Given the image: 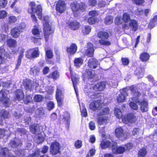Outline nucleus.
I'll return each mask as SVG.
<instances>
[{"instance_id":"f03ea898","label":"nucleus","mask_w":157,"mask_h":157,"mask_svg":"<svg viewBox=\"0 0 157 157\" xmlns=\"http://www.w3.org/2000/svg\"><path fill=\"white\" fill-rule=\"evenodd\" d=\"M132 95L133 97L132 98V100L136 103H140V108L141 111L145 112L148 110V103L147 101L143 100L140 102V97L141 93L139 92L134 86H132L130 87Z\"/></svg>"},{"instance_id":"5fc2aeb1","label":"nucleus","mask_w":157,"mask_h":157,"mask_svg":"<svg viewBox=\"0 0 157 157\" xmlns=\"http://www.w3.org/2000/svg\"><path fill=\"white\" fill-rule=\"evenodd\" d=\"M46 51V55L48 58L51 59L53 57V53L50 50H46V49H45Z\"/></svg>"},{"instance_id":"f257e3e1","label":"nucleus","mask_w":157,"mask_h":157,"mask_svg":"<svg viewBox=\"0 0 157 157\" xmlns=\"http://www.w3.org/2000/svg\"><path fill=\"white\" fill-rule=\"evenodd\" d=\"M29 6L30 9H29L28 12L29 13L31 14V17L33 21L36 22L37 19L34 13L36 12V14L38 16V18L42 20V22L44 26V33L45 36V39L46 41L48 40V36L53 33V30L51 28L50 24L49 23V17L47 16H43L42 18V9L41 6L40 5H38L37 7V9H35L36 7V4L34 2H31Z\"/></svg>"},{"instance_id":"6ab92c4d","label":"nucleus","mask_w":157,"mask_h":157,"mask_svg":"<svg viewBox=\"0 0 157 157\" xmlns=\"http://www.w3.org/2000/svg\"><path fill=\"white\" fill-rule=\"evenodd\" d=\"M88 49L86 51V54L88 56L90 57L93 56L94 50V48L93 45L90 43L87 44Z\"/></svg>"},{"instance_id":"f8f14e48","label":"nucleus","mask_w":157,"mask_h":157,"mask_svg":"<svg viewBox=\"0 0 157 157\" xmlns=\"http://www.w3.org/2000/svg\"><path fill=\"white\" fill-rule=\"evenodd\" d=\"M113 146L112 151L114 154H119L123 153L125 150V147L122 146L117 147V143H114Z\"/></svg>"},{"instance_id":"774afa93","label":"nucleus","mask_w":157,"mask_h":157,"mask_svg":"<svg viewBox=\"0 0 157 157\" xmlns=\"http://www.w3.org/2000/svg\"><path fill=\"white\" fill-rule=\"evenodd\" d=\"M122 22V21L121 19V17L119 16L117 17L115 20V24L119 25Z\"/></svg>"},{"instance_id":"37998d69","label":"nucleus","mask_w":157,"mask_h":157,"mask_svg":"<svg viewBox=\"0 0 157 157\" xmlns=\"http://www.w3.org/2000/svg\"><path fill=\"white\" fill-rule=\"evenodd\" d=\"M147 151L145 149H141L138 152V157H144Z\"/></svg>"},{"instance_id":"bf43d9fd","label":"nucleus","mask_w":157,"mask_h":157,"mask_svg":"<svg viewBox=\"0 0 157 157\" xmlns=\"http://www.w3.org/2000/svg\"><path fill=\"white\" fill-rule=\"evenodd\" d=\"M89 128L91 130H94L95 129L96 126L94 122L93 121L90 122L89 124Z\"/></svg>"},{"instance_id":"412c9836","label":"nucleus","mask_w":157,"mask_h":157,"mask_svg":"<svg viewBox=\"0 0 157 157\" xmlns=\"http://www.w3.org/2000/svg\"><path fill=\"white\" fill-rule=\"evenodd\" d=\"M19 55L18 58L17 63L16 66V68L17 69L21 64V60L24 56V53L25 51L24 49H21L20 50Z\"/></svg>"},{"instance_id":"4be33fe9","label":"nucleus","mask_w":157,"mask_h":157,"mask_svg":"<svg viewBox=\"0 0 157 157\" xmlns=\"http://www.w3.org/2000/svg\"><path fill=\"white\" fill-rule=\"evenodd\" d=\"M83 62V60L82 58H76L74 60V65L77 68H79L82 64Z\"/></svg>"},{"instance_id":"ddd939ff","label":"nucleus","mask_w":157,"mask_h":157,"mask_svg":"<svg viewBox=\"0 0 157 157\" xmlns=\"http://www.w3.org/2000/svg\"><path fill=\"white\" fill-rule=\"evenodd\" d=\"M6 91L4 90H2L0 92V101L3 103L6 106H8L7 104H8L9 99L6 97Z\"/></svg>"},{"instance_id":"ea45409f","label":"nucleus","mask_w":157,"mask_h":157,"mask_svg":"<svg viewBox=\"0 0 157 157\" xmlns=\"http://www.w3.org/2000/svg\"><path fill=\"white\" fill-rule=\"evenodd\" d=\"M30 131L33 134L36 133L38 129V127L36 124L31 125L30 127Z\"/></svg>"},{"instance_id":"dca6fc26","label":"nucleus","mask_w":157,"mask_h":157,"mask_svg":"<svg viewBox=\"0 0 157 157\" xmlns=\"http://www.w3.org/2000/svg\"><path fill=\"white\" fill-rule=\"evenodd\" d=\"M101 105L100 101L97 100L91 103L89 105V107L90 109L93 110H95L100 108Z\"/></svg>"},{"instance_id":"e433bc0d","label":"nucleus","mask_w":157,"mask_h":157,"mask_svg":"<svg viewBox=\"0 0 157 157\" xmlns=\"http://www.w3.org/2000/svg\"><path fill=\"white\" fill-rule=\"evenodd\" d=\"M32 58L38 57L39 55V52L37 48L32 49Z\"/></svg>"},{"instance_id":"c85d7f7f","label":"nucleus","mask_w":157,"mask_h":157,"mask_svg":"<svg viewBox=\"0 0 157 157\" xmlns=\"http://www.w3.org/2000/svg\"><path fill=\"white\" fill-rule=\"evenodd\" d=\"M129 25L132 30L136 31L137 29V22L134 20H132L129 22Z\"/></svg>"},{"instance_id":"603ef678","label":"nucleus","mask_w":157,"mask_h":157,"mask_svg":"<svg viewBox=\"0 0 157 157\" xmlns=\"http://www.w3.org/2000/svg\"><path fill=\"white\" fill-rule=\"evenodd\" d=\"M150 138L154 141H157V128L153 134L150 136Z\"/></svg>"},{"instance_id":"b1692460","label":"nucleus","mask_w":157,"mask_h":157,"mask_svg":"<svg viewBox=\"0 0 157 157\" xmlns=\"http://www.w3.org/2000/svg\"><path fill=\"white\" fill-rule=\"evenodd\" d=\"M16 99L18 101L22 100L24 97V94L23 92L20 90H18L16 93Z\"/></svg>"},{"instance_id":"e2e57ef3","label":"nucleus","mask_w":157,"mask_h":157,"mask_svg":"<svg viewBox=\"0 0 157 157\" xmlns=\"http://www.w3.org/2000/svg\"><path fill=\"white\" fill-rule=\"evenodd\" d=\"M33 42L35 44H36L39 45L41 44V40L40 38H33L32 39Z\"/></svg>"},{"instance_id":"13d9d810","label":"nucleus","mask_w":157,"mask_h":157,"mask_svg":"<svg viewBox=\"0 0 157 157\" xmlns=\"http://www.w3.org/2000/svg\"><path fill=\"white\" fill-rule=\"evenodd\" d=\"M141 131L139 128H135L132 131V134L135 136L139 135V133L141 132Z\"/></svg>"},{"instance_id":"72a5a7b5","label":"nucleus","mask_w":157,"mask_h":157,"mask_svg":"<svg viewBox=\"0 0 157 157\" xmlns=\"http://www.w3.org/2000/svg\"><path fill=\"white\" fill-rule=\"evenodd\" d=\"M40 72L39 69L37 67H34L31 69L30 73L33 75H38Z\"/></svg>"},{"instance_id":"f704fd0d","label":"nucleus","mask_w":157,"mask_h":157,"mask_svg":"<svg viewBox=\"0 0 157 157\" xmlns=\"http://www.w3.org/2000/svg\"><path fill=\"white\" fill-rule=\"evenodd\" d=\"M114 113L115 116L118 119H120L122 116V114L120 110L117 108H115Z\"/></svg>"},{"instance_id":"9d476101","label":"nucleus","mask_w":157,"mask_h":157,"mask_svg":"<svg viewBox=\"0 0 157 157\" xmlns=\"http://www.w3.org/2000/svg\"><path fill=\"white\" fill-rule=\"evenodd\" d=\"M98 125H105L109 122V118L106 116H98L96 119Z\"/></svg>"},{"instance_id":"4c0bfd02","label":"nucleus","mask_w":157,"mask_h":157,"mask_svg":"<svg viewBox=\"0 0 157 157\" xmlns=\"http://www.w3.org/2000/svg\"><path fill=\"white\" fill-rule=\"evenodd\" d=\"M113 21V18L112 16H108L106 17L105 20V23L107 25L111 24Z\"/></svg>"},{"instance_id":"338daca9","label":"nucleus","mask_w":157,"mask_h":157,"mask_svg":"<svg viewBox=\"0 0 157 157\" xmlns=\"http://www.w3.org/2000/svg\"><path fill=\"white\" fill-rule=\"evenodd\" d=\"M148 79L149 81L151 82L154 86L157 85V81L154 80L153 77L152 76H149Z\"/></svg>"},{"instance_id":"c03bdc74","label":"nucleus","mask_w":157,"mask_h":157,"mask_svg":"<svg viewBox=\"0 0 157 157\" xmlns=\"http://www.w3.org/2000/svg\"><path fill=\"white\" fill-rule=\"evenodd\" d=\"M8 45L10 47H14L16 44V41L12 39H10L7 40Z\"/></svg>"},{"instance_id":"473e14b6","label":"nucleus","mask_w":157,"mask_h":157,"mask_svg":"<svg viewBox=\"0 0 157 157\" xmlns=\"http://www.w3.org/2000/svg\"><path fill=\"white\" fill-rule=\"evenodd\" d=\"M98 36L100 38L107 39L109 37V34L105 32H100L98 33Z\"/></svg>"},{"instance_id":"a211bd4d","label":"nucleus","mask_w":157,"mask_h":157,"mask_svg":"<svg viewBox=\"0 0 157 157\" xmlns=\"http://www.w3.org/2000/svg\"><path fill=\"white\" fill-rule=\"evenodd\" d=\"M83 75L84 78L91 79L94 77V71L90 69H86L83 73Z\"/></svg>"},{"instance_id":"de8ad7c7","label":"nucleus","mask_w":157,"mask_h":157,"mask_svg":"<svg viewBox=\"0 0 157 157\" xmlns=\"http://www.w3.org/2000/svg\"><path fill=\"white\" fill-rule=\"evenodd\" d=\"M17 21V18L16 17L11 16L8 18V21L9 23H14Z\"/></svg>"},{"instance_id":"58836bf2","label":"nucleus","mask_w":157,"mask_h":157,"mask_svg":"<svg viewBox=\"0 0 157 157\" xmlns=\"http://www.w3.org/2000/svg\"><path fill=\"white\" fill-rule=\"evenodd\" d=\"M25 86L26 88V89H31L32 88V82L29 79H26L24 82L23 83Z\"/></svg>"},{"instance_id":"39448f33","label":"nucleus","mask_w":157,"mask_h":157,"mask_svg":"<svg viewBox=\"0 0 157 157\" xmlns=\"http://www.w3.org/2000/svg\"><path fill=\"white\" fill-rule=\"evenodd\" d=\"M123 122L125 124H127L128 122L134 123L137 120V118L133 113H130L128 114L127 117L123 116L122 118Z\"/></svg>"},{"instance_id":"6e6d98bb","label":"nucleus","mask_w":157,"mask_h":157,"mask_svg":"<svg viewBox=\"0 0 157 157\" xmlns=\"http://www.w3.org/2000/svg\"><path fill=\"white\" fill-rule=\"evenodd\" d=\"M7 13L5 10L0 11V19L5 18L7 15Z\"/></svg>"},{"instance_id":"393cba45","label":"nucleus","mask_w":157,"mask_h":157,"mask_svg":"<svg viewBox=\"0 0 157 157\" xmlns=\"http://www.w3.org/2000/svg\"><path fill=\"white\" fill-rule=\"evenodd\" d=\"M0 115L1 116L0 117V125H2V121L3 119L8 118L10 117V114L8 112L3 111V112H2Z\"/></svg>"},{"instance_id":"09e8293b","label":"nucleus","mask_w":157,"mask_h":157,"mask_svg":"<svg viewBox=\"0 0 157 157\" xmlns=\"http://www.w3.org/2000/svg\"><path fill=\"white\" fill-rule=\"evenodd\" d=\"M43 99V97L40 95H36L34 98L35 101L38 102L42 101Z\"/></svg>"},{"instance_id":"aec40b11","label":"nucleus","mask_w":157,"mask_h":157,"mask_svg":"<svg viewBox=\"0 0 157 157\" xmlns=\"http://www.w3.org/2000/svg\"><path fill=\"white\" fill-rule=\"evenodd\" d=\"M77 46L75 44H72L69 47L67 48V51L71 54H74L77 51Z\"/></svg>"},{"instance_id":"4468645a","label":"nucleus","mask_w":157,"mask_h":157,"mask_svg":"<svg viewBox=\"0 0 157 157\" xmlns=\"http://www.w3.org/2000/svg\"><path fill=\"white\" fill-rule=\"evenodd\" d=\"M106 83L105 82H98L93 87L94 90L96 91H102L105 88Z\"/></svg>"},{"instance_id":"c756f323","label":"nucleus","mask_w":157,"mask_h":157,"mask_svg":"<svg viewBox=\"0 0 157 157\" xmlns=\"http://www.w3.org/2000/svg\"><path fill=\"white\" fill-rule=\"evenodd\" d=\"M91 29V27L88 25L83 27L82 29V32L84 35L89 34L90 32Z\"/></svg>"},{"instance_id":"6e6552de","label":"nucleus","mask_w":157,"mask_h":157,"mask_svg":"<svg viewBox=\"0 0 157 157\" xmlns=\"http://www.w3.org/2000/svg\"><path fill=\"white\" fill-rule=\"evenodd\" d=\"M70 73L71 75V79L73 83V85L74 89L77 96L78 94V92L76 89V85L79 81V77L77 75L75 74V73L73 74L72 71H71V70Z\"/></svg>"},{"instance_id":"3c124183","label":"nucleus","mask_w":157,"mask_h":157,"mask_svg":"<svg viewBox=\"0 0 157 157\" xmlns=\"http://www.w3.org/2000/svg\"><path fill=\"white\" fill-rule=\"evenodd\" d=\"M99 42L101 45H104L106 46L110 45V42L107 40H104L102 39H100L99 40Z\"/></svg>"},{"instance_id":"f3484780","label":"nucleus","mask_w":157,"mask_h":157,"mask_svg":"<svg viewBox=\"0 0 157 157\" xmlns=\"http://www.w3.org/2000/svg\"><path fill=\"white\" fill-rule=\"evenodd\" d=\"M114 143H115L112 141V142L110 141L106 140H103L101 144V147L102 149H105L107 147H112L113 148L112 145L114 144Z\"/></svg>"},{"instance_id":"79ce46f5","label":"nucleus","mask_w":157,"mask_h":157,"mask_svg":"<svg viewBox=\"0 0 157 157\" xmlns=\"http://www.w3.org/2000/svg\"><path fill=\"white\" fill-rule=\"evenodd\" d=\"M59 73L57 71H56L53 72L51 75L49 76H51L53 79L56 80L59 77Z\"/></svg>"},{"instance_id":"680f3d73","label":"nucleus","mask_w":157,"mask_h":157,"mask_svg":"<svg viewBox=\"0 0 157 157\" xmlns=\"http://www.w3.org/2000/svg\"><path fill=\"white\" fill-rule=\"evenodd\" d=\"M129 105L131 108L133 109L137 110L138 109V105L134 102H130Z\"/></svg>"},{"instance_id":"cd10ccee","label":"nucleus","mask_w":157,"mask_h":157,"mask_svg":"<svg viewBox=\"0 0 157 157\" xmlns=\"http://www.w3.org/2000/svg\"><path fill=\"white\" fill-rule=\"evenodd\" d=\"M71 7L74 13L76 12L79 9V5L77 4L76 2H73L71 3Z\"/></svg>"},{"instance_id":"1a4fd4ad","label":"nucleus","mask_w":157,"mask_h":157,"mask_svg":"<svg viewBox=\"0 0 157 157\" xmlns=\"http://www.w3.org/2000/svg\"><path fill=\"white\" fill-rule=\"evenodd\" d=\"M21 25L19 26V28L18 26L12 29L11 34L13 37L14 38L17 37L20 34L21 30L24 28L25 27L24 23H22Z\"/></svg>"},{"instance_id":"69168bd1","label":"nucleus","mask_w":157,"mask_h":157,"mask_svg":"<svg viewBox=\"0 0 157 157\" xmlns=\"http://www.w3.org/2000/svg\"><path fill=\"white\" fill-rule=\"evenodd\" d=\"M136 5H142L145 2L144 0H132Z\"/></svg>"},{"instance_id":"5701e85b","label":"nucleus","mask_w":157,"mask_h":157,"mask_svg":"<svg viewBox=\"0 0 157 157\" xmlns=\"http://www.w3.org/2000/svg\"><path fill=\"white\" fill-rule=\"evenodd\" d=\"M109 109L108 108L105 107L97 112L98 116H102L109 113Z\"/></svg>"},{"instance_id":"a18cd8bd","label":"nucleus","mask_w":157,"mask_h":157,"mask_svg":"<svg viewBox=\"0 0 157 157\" xmlns=\"http://www.w3.org/2000/svg\"><path fill=\"white\" fill-rule=\"evenodd\" d=\"M122 20L125 22H128L130 20L129 14L127 13H124L123 15Z\"/></svg>"},{"instance_id":"49530a36","label":"nucleus","mask_w":157,"mask_h":157,"mask_svg":"<svg viewBox=\"0 0 157 157\" xmlns=\"http://www.w3.org/2000/svg\"><path fill=\"white\" fill-rule=\"evenodd\" d=\"M8 153V149L7 148H1L0 150V155L2 157H6V155Z\"/></svg>"},{"instance_id":"0e129e2a","label":"nucleus","mask_w":157,"mask_h":157,"mask_svg":"<svg viewBox=\"0 0 157 157\" xmlns=\"http://www.w3.org/2000/svg\"><path fill=\"white\" fill-rule=\"evenodd\" d=\"M97 21V19L93 17L89 18L88 20V23L90 24H93L95 23Z\"/></svg>"},{"instance_id":"8fccbe9b","label":"nucleus","mask_w":157,"mask_h":157,"mask_svg":"<svg viewBox=\"0 0 157 157\" xmlns=\"http://www.w3.org/2000/svg\"><path fill=\"white\" fill-rule=\"evenodd\" d=\"M55 105L54 102L52 101H49L47 104V108L49 110H51L54 107Z\"/></svg>"},{"instance_id":"bb28decb","label":"nucleus","mask_w":157,"mask_h":157,"mask_svg":"<svg viewBox=\"0 0 157 157\" xmlns=\"http://www.w3.org/2000/svg\"><path fill=\"white\" fill-rule=\"evenodd\" d=\"M69 25L70 28L72 30H76L78 29L79 27V23L76 21L71 22Z\"/></svg>"},{"instance_id":"2f4dec72","label":"nucleus","mask_w":157,"mask_h":157,"mask_svg":"<svg viewBox=\"0 0 157 157\" xmlns=\"http://www.w3.org/2000/svg\"><path fill=\"white\" fill-rule=\"evenodd\" d=\"M149 54L146 52L142 53L140 56V59L143 62H145L147 61L149 58Z\"/></svg>"},{"instance_id":"a19ab883","label":"nucleus","mask_w":157,"mask_h":157,"mask_svg":"<svg viewBox=\"0 0 157 157\" xmlns=\"http://www.w3.org/2000/svg\"><path fill=\"white\" fill-rule=\"evenodd\" d=\"M80 110L82 116L86 117L87 115V113L84 104H82V108L80 107Z\"/></svg>"},{"instance_id":"c9c22d12","label":"nucleus","mask_w":157,"mask_h":157,"mask_svg":"<svg viewBox=\"0 0 157 157\" xmlns=\"http://www.w3.org/2000/svg\"><path fill=\"white\" fill-rule=\"evenodd\" d=\"M60 119H62L64 121L68 122L70 119V115L68 112H66L64 113L63 116H60Z\"/></svg>"},{"instance_id":"423d86ee","label":"nucleus","mask_w":157,"mask_h":157,"mask_svg":"<svg viewBox=\"0 0 157 157\" xmlns=\"http://www.w3.org/2000/svg\"><path fill=\"white\" fill-rule=\"evenodd\" d=\"M60 145L59 143L54 142L51 144L50 147V153L52 155H56L60 151Z\"/></svg>"},{"instance_id":"20e7f679","label":"nucleus","mask_w":157,"mask_h":157,"mask_svg":"<svg viewBox=\"0 0 157 157\" xmlns=\"http://www.w3.org/2000/svg\"><path fill=\"white\" fill-rule=\"evenodd\" d=\"M63 97V93L61 87L60 86H57L56 92V98L59 106H61L62 105Z\"/></svg>"},{"instance_id":"9b49d317","label":"nucleus","mask_w":157,"mask_h":157,"mask_svg":"<svg viewBox=\"0 0 157 157\" xmlns=\"http://www.w3.org/2000/svg\"><path fill=\"white\" fill-rule=\"evenodd\" d=\"M115 133L117 137L119 140H123L126 138L123 129L121 127L116 128Z\"/></svg>"},{"instance_id":"0eeeda50","label":"nucleus","mask_w":157,"mask_h":157,"mask_svg":"<svg viewBox=\"0 0 157 157\" xmlns=\"http://www.w3.org/2000/svg\"><path fill=\"white\" fill-rule=\"evenodd\" d=\"M57 12L60 13L64 12L66 10V5L65 2L63 1H59L56 6Z\"/></svg>"},{"instance_id":"864d4df0","label":"nucleus","mask_w":157,"mask_h":157,"mask_svg":"<svg viewBox=\"0 0 157 157\" xmlns=\"http://www.w3.org/2000/svg\"><path fill=\"white\" fill-rule=\"evenodd\" d=\"M32 49H30L26 51V57L29 59L32 58Z\"/></svg>"},{"instance_id":"7c9ffc66","label":"nucleus","mask_w":157,"mask_h":157,"mask_svg":"<svg viewBox=\"0 0 157 157\" xmlns=\"http://www.w3.org/2000/svg\"><path fill=\"white\" fill-rule=\"evenodd\" d=\"M41 29L39 25L34 26V28L32 30V33L34 35H39L41 32Z\"/></svg>"},{"instance_id":"7ed1b4c3","label":"nucleus","mask_w":157,"mask_h":157,"mask_svg":"<svg viewBox=\"0 0 157 157\" xmlns=\"http://www.w3.org/2000/svg\"><path fill=\"white\" fill-rule=\"evenodd\" d=\"M128 95L126 89H124L120 90L119 93L117 94V100L118 102L121 103L124 102L126 99V97Z\"/></svg>"},{"instance_id":"a878e982","label":"nucleus","mask_w":157,"mask_h":157,"mask_svg":"<svg viewBox=\"0 0 157 157\" xmlns=\"http://www.w3.org/2000/svg\"><path fill=\"white\" fill-rule=\"evenodd\" d=\"M156 24H157V15H155L150 22L148 25L149 28L152 29Z\"/></svg>"},{"instance_id":"4d7b16f0","label":"nucleus","mask_w":157,"mask_h":157,"mask_svg":"<svg viewBox=\"0 0 157 157\" xmlns=\"http://www.w3.org/2000/svg\"><path fill=\"white\" fill-rule=\"evenodd\" d=\"M82 141L81 140H78L75 143V146L77 148H79L82 146Z\"/></svg>"},{"instance_id":"2eb2a0df","label":"nucleus","mask_w":157,"mask_h":157,"mask_svg":"<svg viewBox=\"0 0 157 157\" xmlns=\"http://www.w3.org/2000/svg\"><path fill=\"white\" fill-rule=\"evenodd\" d=\"M99 64L98 62L95 58H91L88 60V65L90 68L95 69Z\"/></svg>"},{"instance_id":"052dcab7","label":"nucleus","mask_w":157,"mask_h":157,"mask_svg":"<svg viewBox=\"0 0 157 157\" xmlns=\"http://www.w3.org/2000/svg\"><path fill=\"white\" fill-rule=\"evenodd\" d=\"M7 0H0V8L5 7L7 4Z\"/></svg>"}]
</instances>
